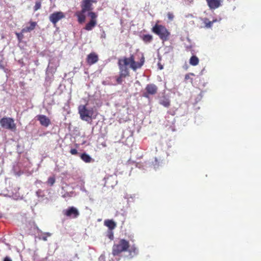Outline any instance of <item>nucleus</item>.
Returning a JSON list of instances; mask_svg holds the SVG:
<instances>
[{
  "label": "nucleus",
  "mask_w": 261,
  "mask_h": 261,
  "mask_svg": "<svg viewBox=\"0 0 261 261\" xmlns=\"http://www.w3.org/2000/svg\"><path fill=\"white\" fill-rule=\"evenodd\" d=\"M195 74L194 73H192V72H190V73H188L185 75V79L186 81H190L191 83H193V79L191 77V76H194Z\"/></svg>",
  "instance_id": "obj_23"
},
{
  "label": "nucleus",
  "mask_w": 261,
  "mask_h": 261,
  "mask_svg": "<svg viewBox=\"0 0 261 261\" xmlns=\"http://www.w3.org/2000/svg\"><path fill=\"white\" fill-rule=\"evenodd\" d=\"M36 117L42 126L47 127L51 123L49 118L44 115H38Z\"/></svg>",
  "instance_id": "obj_12"
},
{
  "label": "nucleus",
  "mask_w": 261,
  "mask_h": 261,
  "mask_svg": "<svg viewBox=\"0 0 261 261\" xmlns=\"http://www.w3.org/2000/svg\"><path fill=\"white\" fill-rule=\"evenodd\" d=\"M65 15L62 12H56L53 13L49 16V20L50 21L55 25L58 23V22L61 20L62 18L65 17Z\"/></svg>",
  "instance_id": "obj_9"
},
{
  "label": "nucleus",
  "mask_w": 261,
  "mask_h": 261,
  "mask_svg": "<svg viewBox=\"0 0 261 261\" xmlns=\"http://www.w3.org/2000/svg\"><path fill=\"white\" fill-rule=\"evenodd\" d=\"M29 24V26L25 27L23 29H22V33H28L32 32V31L34 30V29H35L37 24L36 21H30Z\"/></svg>",
  "instance_id": "obj_13"
},
{
  "label": "nucleus",
  "mask_w": 261,
  "mask_h": 261,
  "mask_svg": "<svg viewBox=\"0 0 261 261\" xmlns=\"http://www.w3.org/2000/svg\"><path fill=\"white\" fill-rule=\"evenodd\" d=\"M199 62V60L198 57H197L196 56H192L189 61L190 64L192 66H197V65L198 64Z\"/></svg>",
  "instance_id": "obj_19"
},
{
  "label": "nucleus",
  "mask_w": 261,
  "mask_h": 261,
  "mask_svg": "<svg viewBox=\"0 0 261 261\" xmlns=\"http://www.w3.org/2000/svg\"><path fill=\"white\" fill-rule=\"evenodd\" d=\"M98 60V55L95 52H92L87 55L86 61L88 64L92 65L97 63Z\"/></svg>",
  "instance_id": "obj_11"
},
{
  "label": "nucleus",
  "mask_w": 261,
  "mask_h": 261,
  "mask_svg": "<svg viewBox=\"0 0 261 261\" xmlns=\"http://www.w3.org/2000/svg\"><path fill=\"white\" fill-rule=\"evenodd\" d=\"M130 247V244L128 241L125 239H120L118 242L114 244L112 247V254L113 256L119 255L123 252L127 251Z\"/></svg>",
  "instance_id": "obj_3"
},
{
  "label": "nucleus",
  "mask_w": 261,
  "mask_h": 261,
  "mask_svg": "<svg viewBox=\"0 0 261 261\" xmlns=\"http://www.w3.org/2000/svg\"><path fill=\"white\" fill-rule=\"evenodd\" d=\"M210 9H216L222 6L224 0H205Z\"/></svg>",
  "instance_id": "obj_10"
},
{
  "label": "nucleus",
  "mask_w": 261,
  "mask_h": 261,
  "mask_svg": "<svg viewBox=\"0 0 261 261\" xmlns=\"http://www.w3.org/2000/svg\"><path fill=\"white\" fill-rule=\"evenodd\" d=\"M141 38L144 43H151L153 40V37L149 34L143 35L142 36Z\"/></svg>",
  "instance_id": "obj_17"
},
{
  "label": "nucleus",
  "mask_w": 261,
  "mask_h": 261,
  "mask_svg": "<svg viewBox=\"0 0 261 261\" xmlns=\"http://www.w3.org/2000/svg\"><path fill=\"white\" fill-rule=\"evenodd\" d=\"M81 159L85 162V163H90L92 161V159L91 158L90 155L86 154V153H83L81 154Z\"/></svg>",
  "instance_id": "obj_18"
},
{
  "label": "nucleus",
  "mask_w": 261,
  "mask_h": 261,
  "mask_svg": "<svg viewBox=\"0 0 261 261\" xmlns=\"http://www.w3.org/2000/svg\"><path fill=\"white\" fill-rule=\"evenodd\" d=\"M88 15L90 17L91 20L97 21V15L96 13L92 12L91 10L88 13Z\"/></svg>",
  "instance_id": "obj_22"
},
{
  "label": "nucleus",
  "mask_w": 261,
  "mask_h": 261,
  "mask_svg": "<svg viewBox=\"0 0 261 261\" xmlns=\"http://www.w3.org/2000/svg\"><path fill=\"white\" fill-rule=\"evenodd\" d=\"M137 54H132L129 57H124L119 59L118 61V65L119 69V75L116 77V80L118 84H121L123 82V78L130 75L129 69L128 66L136 71L137 69L142 67L144 64V58L143 56L139 61H136Z\"/></svg>",
  "instance_id": "obj_1"
},
{
  "label": "nucleus",
  "mask_w": 261,
  "mask_h": 261,
  "mask_svg": "<svg viewBox=\"0 0 261 261\" xmlns=\"http://www.w3.org/2000/svg\"><path fill=\"white\" fill-rule=\"evenodd\" d=\"M0 125L3 128L15 131L16 129V124L13 118L3 117L0 119Z\"/></svg>",
  "instance_id": "obj_6"
},
{
  "label": "nucleus",
  "mask_w": 261,
  "mask_h": 261,
  "mask_svg": "<svg viewBox=\"0 0 261 261\" xmlns=\"http://www.w3.org/2000/svg\"><path fill=\"white\" fill-rule=\"evenodd\" d=\"M3 261H12L11 259H10V257H6L4 258V259Z\"/></svg>",
  "instance_id": "obj_31"
},
{
  "label": "nucleus",
  "mask_w": 261,
  "mask_h": 261,
  "mask_svg": "<svg viewBox=\"0 0 261 261\" xmlns=\"http://www.w3.org/2000/svg\"><path fill=\"white\" fill-rule=\"evenodd\" d=\"M203 23L205 24L206 28H211L214 22L217 21V19H214L212 21H210L207 18H204L203 20Z\"/></svg>",
  "instance_id": "obj_20"
},
{
  "label": "nucleus",
  "mask_w": 261,
  "mask_h": 261,
  "mask_svg": "<svg viewBox=\"0 0 261 261\" xmlns=\"http://www.w3.org/2000/svg\"><path fill=\"white\" fill-rule=\"evenodd\" d=\"M63 214L66 217L71 218H76L78 217L80 215L78 209L76 208L74 206H70L67 209L64 210Z\"/></svg>",
  "instance_id": "obj_7"
},
{
  "label": "nucleus",
  "mask_w": 261,
  "mask_h": 261,
  "mask_svg": "<svg viewBox=\"0 0 261 261\" xmlns=\"http://www.w3.org/2000/svg\"><path fill=\"white\" fill-rule=\"evenodd\" d=\"M167 16L170 20H172L174 16L173 14H172V13L168 12L167 14Z\"/></svg>",
  "instance_id": "obj_28"
},
{
  "label": "nucleus",
  "mask_w": 261,
  "mask_h": 261,
  "mask_svg": "<svg viewBox=\"0 0 261 261\" xmlns=\"http://www.w3.org/2000/svg\"><path fill=\"white\" fill-rule=\"evenodd\" d=\"M55 183V178L54 177H50L47 179V184L52 186Z\"/></svg>",
  "instance_id": "obj_25"
},
{
  "label": "nucleus",
  "mask_w": 261,
  "mask_h": 261,
  "mask_svg": "<svg viewBox=\"0 0 261 261\" xmlns=\"http://www.w3.org/2000/svg\"><path fill=\"white\" fill-rule=\"evenodd\" d=\"M23 33H24L22 32V29H21V32L16 33V35H17V37L18 39H19V40H20V39H22V38L23 37Z\"/></svg>",
  "instance_id": "obj_26"
},
{
  "label": "nucleus",
  "mask_w": 261,
  "mask_h": 261,
  "mask_svg": "<svg viewBox=\"0 0 261 261\" xmlns=\"http://www.w3.org/2000/svg\"><path fill=\"white\" fill-rule=\"evenodd\" d=\"M146 92L144 93L143 96L148 98L150 95H155L158 92V88L153 84H148L146 86Z\"/></svg>",
  "instance_id": "obj_8"
},
{
  "label": "nucleus",
  "mask_w": 261,
  "mask_h": 261,
  "mask_svg": "<svg viewBox=\"0 0 261 261\" xmlns=\"http://www.w3.org/2000/svg\"><path fill=\"white\" fill-rule=\"evenodd\" d=\"M127 251H128L130 255H134L137 253V248L134 245L129 247Z\"/></svg>",
  "instance_id": "obj_21"
},
{
  "label": "nucleus",
  "mask_w": 261,
  "mask_h": 261,
  "mask_svg": "<svg viewBox=\"0 0 261 261\" xmlns=\"http://www.w3.org/2000/svg\"><path fill=\"white\" fill-rule=\"evenodd\" d=\"M108 237L111 240H113L114 238V234H113L112 232H111L110 234L108 236Z\"/></svg>",
  "instance_id": "obj_30"
},
{
  "label": "nucleus",
  "mask_w": 261,
  "mask_h": 261,
  "mask_svg": "<svg viewBox=\"0 0 261 261\" xmlns=\"http://www.w3.org/2000/svg\"><path fill=\"white\" fill-rule=\"evenodd\" d=\"M70 152L71 154L76 155L78 153L77 150L76 149H71L70 150Z\"/></svg>",
  "instance_id": "obj_27"
},
{
  "label": "nucleus",
  "mask_w": 261,
  "mask_h": 261,
  "mask_svg": "<svg viewBox=\"0 0 261 261\" xmlns=\"http://www.w3.org/2000/svg\"><path fill=\"white\" fill-rule=\"evenodd\" d=\"M159 103L165 107H169L170 106V101L169 98L166 97V96H163L161 98Z\"/></svg>",
  "instance_id": "obj_14"
},
{
  "label": "nucleus",
  "mask_w": 261,
  "mask_h": 261,
  "mask_svg": "<svg viewBox=\"0 0 261 261\" xmlns=\"http://www.w3.org/2000/svg\"><path fill=\"white\" fill-rule=\"evenodd\" d=\"M0 69H5V66L3 65V61H2V60L0 61Z\"/></svg>",
  "instance_id": "obj_29"
},
{
  "label": "nucleus",
  "mask_w": 261,
  "mask_h": 261,
  "mask_svg": "<svg viewBox=\"0 0 261 261\" xmlns=\"http://www.w3.org/2000/svg\"><path fill=\"white\" fill-rule=\"evenodd\" d=\"M95 0H82L81 2V10L75 13V15L77 18L79 23H83L85 21L86 12H89L93 9V3H96Z\"/></svg>",
  "instance_id": "obj_2"
},
{
  "label": "nucleus",
  "mask_w": 261,
  "mask_h": 261,
  "mask_svg": "<svg viewBox=\"0 0 261 261\" xmlns=\"http://www.w3.org/2000/svg\"><path fill=\"white\" fill-rule=\"evenodd\" d=\"M151 31L155 35L159 36L162 41H165L168 40L170 33L163 24H155L152 28Z\"/></svg>",
  "instance_id": "obj_4"
},
{
  "label": "nucleus",
  "mask_w": 261,
  "mask_h": 261,
  "mask_svg": "<svg viewBox=\"0 0 261 261\" xmlns=\"http://www.w3.org/2000/svg\"><path fill=\"white\" fill-rule=\"evenodd\" d=\"M97 23V21L91 20L87 23L85 26L84 29L87 31L92 30Z\"/></svg>",
  "instance_id": "obj_16"
},
{
  "label": "nucleus",
  "mask_w": 261,
  "mask_h": 261,
  "mask_svg": "<svg viewBox=\"0 0 261 261\" xmlns=\"http://www.w3.org/2000/svg\"><path fill=\"white\" fill-rule=\"evenodd\" d=\"M104 224L105 226L108 227L110 230H113L115 228L116 224L112 220H106L104 221Z\"/></svg>",
  "instance_id": "obj_15"
},
{
  "label": "nucleus",
  "mask_w": 261,
  "mask_h": 261,
  "mask_svg": "<svg viewBox=\"0 0 261 261\" xmlns=\"http://www.w3.org/2000/svg\"><path fill=\"white\" fill-rule=\"evenodd\" d=\"M41 3L40 1L36 2L35 6L34 7V10L37 11L38 9H41Z\"/></svg>",
  "instance_id": "obj_24"
},
{
  "label": "nucleus",
  "mask_w": 261,
  "mask_h": 261,
  "mask_svg": "<svg viewBox=\"0 0 261 261\" xmlns=\"http://www.w3.org/2000/svg\"><path fill=\"white\" fill-rule=\"evenodd\" d=\"M79 114L82 120L89 121L92 118L94 114L93 108L88 109L86 106L81 105L78 107Z\"/></svg>",
  "instance_id": "obj_5"
},
{
  "label": "nucleus",
  "mask_w": 261,
  "mask_h": 261,
  "mask_svg": "<svg viewBox=\"0 0 261 261\" xmlns=\"http://www.w3.org/2000/svg\"><path fill=\"white\" fill-rule=\"evenodd\" d=\"M43 240L46 241L47 240V238L46 237H43Z\"/></svg>",
  "instance_id": "obj_32"
}]
</instances>
